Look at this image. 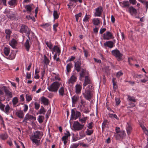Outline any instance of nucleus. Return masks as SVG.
<instances>
[{"instance_id":"obj_64","label":"nucleus","mask_w":148,"mask_h":148,"mask_svg":"<svg viewBox=\"0 0 148 148\" xmlns=\"http://www.w3.org/2000/svg\"><path fill=\"white\" fill-rule=\"evenodd\" d=\"M106 28H101L100 29V34H103L104 32L106 30Z\"/></svg>"},{"instance_id":"obj_46","label":"nucleus","mask_w":148,"mask_h":148,"mask_svg":"<svg viewBox=\"0 0 148 148\" xmlns=\"http://www.w3.org/2000/svg\"><path fill=\"white\" fill-rule=\"evenodd\" d=\"M112 82L113 84V88L114 91H115L116 89L117 88V84L115 82L114 79H113Z\"/></svg>"},{"instance_id":"obj_1","label":"nucleus","mask_w":148,"mask_h":148,"mask_svg":"<svg viewBox=\"0 0 148 148\" xmlns=\"http://www.w3.org/2000/svg\"><path fill=\"white\" fill-rule=\"evenodd\" d=\"M19 32L23 34L25 33L27 35V37L28 38L26 40L25 42L24 46L25 48V49L27 51H28L30 47V46L29 42V40L30 41V38L29 36L30 34V29L28 28V27L26 25H22L21 26V28L19 30Z\"/></svg>"},{"instance_id":"obj_56","label":"nucleus","mask_w":148,"mask_h":148,"mask_svg":"<svg viewBox=\"0 0 148 148\" xmlns=\"http://www.w3.org/2000/svg\"><path fill=\"white\" fill-rule=\"evenodd\" d=\"M64 136H66L68 138L71 136V134L68 131H66V133H64Z\"/></svg>"},{"instance_id":"obj_53","label":"nucleus","mask_w":148,"mask_h":148,"mask_svg":"<svg viewBox=\"0 0 148 148\" xmlns=\"http://www.w3.org/2000/svg\"><path fill=\"white\" fill-rule=\"evenodd\" d=\"M35 108L36 109L38 110L39 109L40 105L39 103H37V102H35L34 103Z\"/></svg>"},{"instance_id":"obj_7","label":"nucleus","mask_w":148,"mask_h":148,"mask_svg":"<svg viewBox=\"0 0 148 148\" xmlns=\"http://www.w3.org/2000/svg\"><path fill=\"white\" fill-rule=\"evenodd\" d=\"M126 136V134L124 131L120 132L119 134L115 135V138L117 140H120L121 139L124 138Z\"/></svg>"},{"instance_id":"obj_6","label":"nucleus","mask_w":148,"mask_h":148,"mask_svg":"<svg viewBox=\"0 0 148 148\" xmlns=\"http://www.w3.org/2000/svg\"><path fill=\"white\" fill-rule=\"evenodd\" d=\"M84 126V125L81 124L78 121L74 122L73 127L75 130L79 131L82 130Z\"/></svg>"},{"instance_id":"obj_63","label":"nucleus","mask_w":148,"mask_h":148,"mask_svg":"<svg viewBox=\"0 0 148 148\" xmlns=\"http://www.w3.org/2000/svg\"><path fill=\"white\" fill-rule=\"evenodd\" d=\"M85 102V101H84V100L81 99L80 103L81 105H80V106H83L84 107L85 105L84 104Z\"/></svg>"},{"instance_id":"obj_52","label":"nucleus","mask_w":148,"mask_h":148,"mask_svg":"<svg viewBox=\"0 0 148 148\" xmlns=\"http://www.w3.org/2000/svg\"><path fill=\"white\" fill-rule=\"evenodd\" d=\"M93 125V123L92 122H91L88 124L87 126L88 129H91L92 128Z\"/></svg>"},{"instance_id":"obj_30","label":"nucleus","mask_w":148,"mask_h":148,"mask_svg":"<svg viewBox=\"0 0 148 148\" xmlns=\"http://www.w3.org/2000/svg\"><path fill=\"white\" fill-rule=\"evenodd\" d=\"M44 57L43 62L46 65L48 64L50 62L49 60L45 55H44Z\"/></svg>"},{"instance_id":"obj_31","label":"nucleus","mask_w":148,"mask_h":148,"mask_svg":"<svg viewBox=\"0 0 148 148\" xmlns=\"http://www.w3.org/2000/svg\"><path fill=\"white\" fill-rule=\"evenodd\" d=\"M16 44V41L14 39H13L10 43V45L12 47H14Z\"/></svg>"},{"instance_id":"obj_50","label":"nucleus","mask_w":148,"mask_h":148,"mask_svg":"<svg viewBox=\"0 0 148 148\" xmlns=\"http://www.w3.org/2000/svg\"><path fill=\"white\" fill-rule=\"evenodd\" d=\"M82 145L81 143L73 144L71 145V148H77L79 145Z\"/></svg>"},{"instance_id":"obj_51","label":"nucleus","mask_w":148,"mask_h":148,"mask_svg":"<svg viewBox=\"0 0 148 148\" xmlns=\"http://www.w3.org/2000/svg\"><path fill=\"white\" fill-rule=\"evenodd\" d=\"M50 23H43L41 25V26L42 27L44 28H46L50 25Z\"/></svg>"},{"instance_id":"obj_15","label":"nucleus","mask_w":148,"mask_h":148,"mask_svg":"<svg viewBox=\"0 0 148 148\" xmlns=\"http://www.w3.org/2000/svg\"><path fill=\"white\" fill-rule=\"evenodd\" d=\"M72 101L73 105L76 103L79 99V97L77 95H75L72 97Z\"/></svg>"},{"instance_id":"obj_13","label":"nucleus","mask_w":148,"mask_h":148,"mask_svg":"<svg viewBox=\"0 0 148 148\" xmlns=\"http://www.w3.org/2000/svg\"><path fill=\"white\" fill-rule=\"evenodd\" d=\"M83 95L86 99L87 100L90 99L92 97L91 91L90 90H87L86 91L85 94L83 93Z\"/></svg>"},{"instance_id":"obj_49","label":"nucleus","mask_w":148,"mask_h":148,"mask_svg":"<svg viewBox=\"0 0 148 148\" xmlns=\"http://www.w3.org/2000/svg\"><path fill=\"white\" fill-rule=\"evenodd\" d=\"M25 8L26 9L27 11L31 12L32 8L31 6L29 5H27L25 7Z\"/></svg>"},{"instance_id":"obj_3","label":"nucleus","mask_w":148,"mask_h":148,"mask_svg":"<svg viewBox=\"0 0 148 148\" xmlns=\"http://www.w3.org/2000/svg\"><path fill=\"white\" fill-rule=\"evenodd\" d=\"M60 86V84L58 82H53L50 86L47 88L48 90L51 92H56Z\"/></svg>"},{"instance_id":"obj_37","label":"nucleus","mask_w":148,"mask_h":148,"mask_svg":"<svg viewBox=\"0 0 148 148\" xmlns=\"http://www.w3.org/2000/svg\"><path fill=\"white\" fill-rule=\"evenodd\" d=\"M121 3L123 5V7H128L130 5V3L128 1H123L121 2Z\"/></svg>"},{"instance_id":"obj_18","label":"nucleus","mask_w":148,"mask_h":148,"mask_svg":"<svg viewBox=\"0 0 148 148\" xmlns=\"http://www.w3.org/2000/svg\"><path fill=\"white\" fill-rule=\"evenodd\" d=\"M82 86L80 84H77L75 86V92L76 94H79L81 93Z\"/></svg>"},{"instance_id":"obj_2","label":"nucleus","mask_w":148,"mask_h":148,"mask_svg":"<svg viewBox=\"0 0 148 148\" xmlns=\"http://www.w3.org/2000/svg\"><path fill=\"white\" fill-rule=\"evenodd\" d=\"M43 134L42 132L39 131H36L34 132L33 134L30 137V140L32 142L34 143L37 146L39 145V143L42 138Z\"/></svg>"},{"instance_id":"obj_41","label":"nucleus","mask_w":148,"mask_h":148,"mask_svg":"<svg viewBox=\"0 0 148 148\" xmlns=\"http://www.w3.org/2000/svg\"><path fill=\"white\" fill-rule=\"evenodd\" d=\"M46 112V111L44 108V107L42 106H41V107L40 109V110L39 111V114H45V112Z\"/></svg>"},{"instance_id":"obj_17","label":"nucleus","mask_w":148,"mask_h":148,"mask_svg":"<svg viewBox=\"0 0 148 148\" xmlns=\"http://www.w3.org/2000/svg\"><path fill=\"white\" fill-rule=\"evenodd\" d=\"M128 8L129 12L131 15L136 14L137 13V10L132 6Z\"/></svg>"},{"instance_id":"obj_40","label":"nucleus","mask_w":148,"mask_h":148,"mask_svg":"<svg viewBox=\"0 0 148 148\" xmlns=\"http://www.w3.org/2000/svg\"><path fill=\"white\" fill-rule=\"evenodd\" d=\"M53 49L54 51H57V53H59L58 55L60 54L61 51L60 49L58 46H55L53 48Z\"/></svg>"},{"instance_id":"obj_61","label":"nucleus","mask_w":148,"mask_h":148,"mask_svg":"<svg viewBox=\"0 0 148 148\" xmlns=\"http://www.w3.org/2000/svg\"><path fill=\"white\" fill-rule=\"evenodd\" d=\"M58 26V24L57 23H56L53 25V29L54 30L55 32L57 31V29H56V27H57Z\"/></svg>"},{"instance_id":"obj_20","label":"nucleus","mask_w":148,"mask_h":148,"mask_svg":"<svg viewBox=\"0 0 148 148\" xmlns=\"http://www.w3.org/2000/svg\"><path fill=\"white\" fill-rule=\"evenodd\" d=\"M16 116L20 118H23L24 117V113L22 110H19L16 112Z\"/></svg>"},{"instance_id":"obj_58","label":"nucleus","mask_w":148,"mask_h":148,"mask_svg":"<svg viewBox=\"0 0 148 148\" xmlns=\"http://www.w3.org/2000/svg\"><path fill=\"white\" fill-rule=\"evenodd\" d=\"M123 74V73L121 72V71L118 72L116 74V77H120Z\"/></svg>"},{"instance_id":"obj_38","label":"nucleus","mask_w":148,"mask_h":148,"mask_svg":"<svg viewBox=\"0 0 148 148\" xmlns=\"http://www.w3.org/2000/svg\"><path fill=\"white\" fill-rule=\"evenodd\" d=\"M100 23V21L99 18H94L93 19V24L96 25H98Z\"/></svg>"},{"instance_id":"obj_44","label":"nucleus","mask_w":148,"mask_h":148,"mask_svg":"<svg viewBox=\"0 0 148 148\" xmlns=\"http://www.w3.org/2000/svg\"><path fill=\"white\" fill-rule=\"evenodd\" d=\"M44 119V117L43 116L40 115L39 116L38 120L39 123H41L43 122V120Z\"/></svg>"},{"instance_id":"obj_33","label":"nucleus","mask_w":148,"mask_h":148,"mask_svg":"<svg viewBox=\"0 0 148 148\" xmlns=\"http://www.w3.org/2000/svg\"><path fill=\"white\" fill-rule=\"evenodd\" d=\"M32 98L33 97L32 95H29L28 94L26 95V101L28 102H29L32 100Z\"/></svg>"},{"instance_id":"obj_14","label":"nucleus","mask_w":148,"mask_h":148,"mask_svg":"<svg viewBox=\"0 0 148 148\" xmlns=\"http://www.w3.org/2000/svg\"><path fill=\"white\" fill-rule=\"evenodd\" d=\"M27 121L29 120L31 121L32 123H33L36 120V117L33 116L32 115L29 114H27L25 116Z\"/></svg>"},{"instance_id":"obj_23","label":"nucleus","mask_w":148,"mask_h":148,"mask_svg":"<svg viewBox=\"0 0 148 148\" xmlns=\"http://www.w3.org/2000/svg\"><path fill=\"white\" fill-rule=\"evenodd\" d=\"M59 93L60 96L63 97L65 95L64 88L63 87H62L59 90Z\"/></svg>"},{"instance_id":"obj_62","label":"nucleus","mask_w":148,"mask_h":148,"mask_svg":"<svg viewBox=\"0 0 148 148\" xmlns=\"http://www.w3.org/2000/svg\"><path fill=\"white\" fill-rule=\"evenodd\" d=\"M75 59V57H74L73 56H71V57L69 59V60H68L66 61V62H67L68 61H73Z\"/></svg>"},{"instance_id":"obj_29","label":"nucleus","mask_w":148,"mask_h":148,"mask_svg":"<svg viewBox=\"0 0 148 148\" xmlns=\"http://www.w3.org/2000/svg\"><path fill=\"white\" fill-rule=\"evenodd\" d=\"M86 71V69H82L81 73H79L80 77V78L84 77L85 73Z\"/></svg>"},{"instance_id":"obj_59","label":"nucleus","mask_w":148,"mask_h":148,"mask_svg":"<svg viewBox=\"0 0 148 148\" xmlns=\"http://www.w3.org/2000/svg\"><path fill=\"white\" fill-rule=\"evenodd\" d=\"M24 108L23 109V111L24 112H26L28 110V106L26 104H25L24 106H23Z\"/></svg>"},{"instance_id":"obj_11","label":"nucleus","mask_w":148,"mask_h":148,"mask_svg":"<svg viewBox=\"0 0 148 148\" xmlns=\"http://www.w3.org/2000/svg\"><path fill=\"white\" fill-rule=\"evenodd\" d=\"M112 34L109 31H107L103 34V38L106 40H109L112 38Z\"/></svg>"},{"instance_id":"obj_36","label":"nucleus","mask_w":148,"mask_h":148,"mask_svg":"<svg viewBox=\"0 0 148 148\" xmlns=\"http://www.w3.org/2000/svg\"><path fill=\"white\" fill-rule=\"evenodd\" d=\"M10 107L9 105L7 104L4 109V112L7 114L9 113V110L10 109Z\"/></svg>"},{"instance_id":"obj_5","label":"nucleus","mask_w":148,"mask_h":148,"mask_svg":"<svg viewBox=\"0 0 148 148\" xmlns=\"http://www.w3.org/2000/svg\"><path fill=\"white\" fill-rule=\"evenodd\" d=\"M77 59V61H75L74 62L75 69L77 72H80L81 69V58L79 57L78 59Z\"/></svg>"},{"instance_id":"obj_10","label":"nucleus","mask_w":148,"mask_h":148,"mask_svg":"<svg viewBox=\"0 0 148 148\" xmlns=\"http://www.w3.org/2000/svg\"><path fill=\"white\" fill-rule=\"evenodd\" d=\"M77 79V77L75 75V74L73 73L69 79L68 82L69 84H73L76 81Z\"/></svg>"},{"instance_id":"obj_12","label":"nucleus","mask_w":148,"mask_h":148,"mask_svg":"<svg viewBox=\"0 0 148 148\" xmlns=\"http://www.w3.org/2000/svg\"><path fill=\"white\" fill-rule=\"evenodd\" d=\"M102 8L101 6H99L95 9L96 12L95 13V16H100L103 11Z\"/></svg>"},{"instance_id":"obj_28","label":"nucleus","mask_w":148,"mask_h":148,"mask_svg":"<svg viewBox=\"0 0 148 148\" xmlns=\"http://www.w3.org/2000/svg\"><path fill=\"white\" fill-rule=\"evenodd\" d=\"M5 33L6 34V37L7 39L10 38V34L12 33L11 31L9 29H6L5 30Z\"/></svg>"},{"instance_id":"obj_55","label":"nucleus","mask_w":148,"mask_h":148,"mask_svg":"<svg viewBox=\"0 0 148 148\" xmlns=\"http://www.w3.org/2000/svg\"><path fill=\"white\" fill-rule=\"evenodd\" d=\"M115 101L116 105L117 106L121 102L120 99L119 98H116Z\"/></svg>"},{"instance_id":"obj_25","label":"nucleus","mask_w":148,"mask_h":148,"mask_svg":"<svg viewBox=\"0 0 148 148\" xmlns=\"http://www.w3.org/2000/svg\"><path fill=\"white\" fill-rule=\"evenodd\" d=\"M127 99L131 102H135L136 101V99L133 96H131L129 95H127Z\"/></svg>"},{"instance_id":"obj_42","label":"nucleus","mask_w":148,"mask_h":148,"mask_svg":"<svg viewBox=\"0 0 148 148\" xmlns=\"http://www.w3.org/2000/svg\"><path fill=\"white\" fill-rule=\"evenodd\" d=\"M53 16L55 19H58L59 17V15L58 14L57 11L54 10L53 13Z\"/></svg>"},{"instance_id":"obj_19","label":"nucleus","mask_w":148,"mask_h":148,"mask_svg":"<svg viewBox=\"0 0 148 148\" xmlns=\"http://www.w3.org/2000/svg\"><path fill=\"white\" fill-rule=\"evenodd\" d=\"M41 103H43L45 105H48L49 104L48 99L44 97H42L40 98Z\"/></svg>"},{"instance_id":"obj_45","label":"nucleus","mask_w":148,"mask_h":148,"mask_svg":"<svg viewBox=\"0 0 148 148\" xmlns=\"http://www.w3.org/2000/svg\"><path fill=\"white\" fill-rule=\"evenodd\" d=\"M90 16L89 15H87L86 13L84 19H83V21L85 22L88 21V19L90 18Z\"/></svg>"},{"instance_id":"obj_4","label":"nucleus","mask_w":148,"mask_h":148,"mask_svg":"<svg viewBox=\"0 0 148 148\" xmlns=\"http://www.w3.org/2000/svg\"><path fill=\"white\" fill-rule=\"evenodd\" d=\"M4 53L6 56H8L6 58L9 60H13L14 58L15 55L14 53H11L9 55L10 52V48L8 47H5L3 49Z\"/></svg>"},{"instance_id":"obj_47","label":"nucleus","mask_w":148,"mask_h":148,"mask_svg":"<svg viewBox=\"0 0 148 148\" xmlns=\"http://www.w3.org/2000/svg\"><path fill=\"white\" fill-rule=\"evenodd\" d=\"M87 118V117H84L82 119H80V118H79V121L81 122L82 123H85L86 121Z\"/></svg>"},{"instance_id":"obj_21","label":"nucleus","mask_w":148,"mask_h":148,"mask_svg":"<svg viewBox=\"0 0 148 148\" xmlns=\"http://www.w3.org/2000/svg\"><path fill=\"white\" fill-rule=\"evenodd\" d=\"M104 45L105 46H107L110 48H112L113 47V43L112 41H110L105 42Z\"/></svg>"},{"instance_id":"obj_9","label":"nucleus","mask_w":148,"mask_h":148,"mask_svg":"<svg viewBox=\"0 0 148 148\" xmlns=\"http://www.w3.org/2000/svg\"><path fill=\"white\" fill-rule=\"evenodd\" d=\"M2 88L3 90H4V92L6 95L8 96V97L12 98V92H10L8 88L5 86H3Z\"/></svg>"},{"instance_id":"obj_27","label":"nucleus","mask_w":148,"mask_h":148,"mask_svg":"<svg viewBox=\"0 0 148 148\" xmlns=\"http://www.w3.org/2000/svg\"><path fill=\"white\" fill-rule=\"evenodd\" d=\"M12 104L13 107H16V105L18 102L17 98L16 97H14L12 100Z\"/></svg>"},{"instance_id":"obj_16","label":"nucleus","mask_w":148,"mask_h":148,"mask_svg":"<svg viewBox=\"0 0 148 148\" xmlns=\"http://www.w3.org/2000/svg\"><path fill=\"white\" fill-rule=\"evenodd\" d=\"M91 82L90 79H89L88 76H86L85 77V80L84 83L83 84L84 88L88 84H90Z\"/></svg>"},{"instance_id":"obj_48","label":"nucleus","mask_w":148,"mask_h":148,"mask_svg":"<svg viewBox=\"0 0 148 148\" xmlns=\"http://www.w3.org/2000/svg\"><path fill=\"white\" fill-rule=\"evenodd\" d=\"M2 101V100L0 99V109L4 111L5 105L1 103V101Z\"/></svg>"},{"instance_id":"obj_60","label":"nucleus","mask_w":148,"mask_h":148,"mask_svg":"<svg viewBox=\"0 0 148 148\" xmlns=\"http://www.w3.org/2000/svg\"><path fill=\"white\" fill-rule=\"evenodd\" d=\"M120 129V128L119 127H116L115 128V130L116 131V132L117 134H119L120 132L121 131L119 130Z\"/></svg>"},{"instance_id":"obj_57","label":"nucleus","mask_w":148,"mask_h":148,"mask_svg":"<svg viewBox=\"0 0 148 148\" xmlns=\"http://www.w3.org/2000/svg\"><path fill=\"white\" fill-rule=\"evenodd\" d=\"M141 127L143 131L145 132V134H147L148 133V132L146 128L144 126H141Z\"/></svg>"},{"instance_id":"obj_24","label":"nucleus","mask_w":148,"mask_h":148,"mask_svg":"<svg viewBox=\"0 0 148 148\" xmlns=\"http://www.w3.org/2000/svg\"><path fill=\"white\" fill-rule=\"evenodd\" d=\"M17 0H10L8 3L11 6L14 7L17 4Z\"/></svg>"},{"instance_id":"obj_34","label":"nucleus","mask_w":148,"mask_h":148,"mask_svg":"<svg viewBox=\"0 0 148 148\" xmlns=\"http://www.w3.org/2000/svg\"><path fill=\"white\" fill-rule=\"evenodd\" d=\"M8 137V135L6 133L2 134L0 135V138L3 140H5Z\"/></svg>"},{"instance_id":"obj_54","label":"nucleus","mask_w":148,"mask_h":148,"mask_svg":"<svg viewBox=\"0 0 148 148\" xmlns=\"http://www.w3.org/2000/svg\"><path fill=\"white\" fill-rule=\"evenodd\" d=\"M83 49H84V55L85 57H87L88 56V51L84 49V47H83Z\"/></svg>"},{"instance_id":"obj_8","label":"nucleus","mask_w":148,"mask_h":148,"mask_svg":"<svg viewBox=\"0 0 148 148\" xmlns=\"http://www.w3.org/2000/svg\"><path fill=\"white\" fill-rule=\"evenodd\" d=\"M111 52L113 55L118 58V60H119L121 58L122 54L118 50H114L112 51Z\"/></svg>"},{"instance_id":"obj_39","label":"nucleus","mask_w":148,"mask_h":148,"mask_svg":"<svg viewBox=\"0 0 148 148\" xmlns=\"http://www.w3.org/2000/svg\"><path fill=\"white\" fill-rule=\"evenodd\" d=\"M93 132V130H89L88 129H86V130L85 132L86 134V135H91Z\"/></svg>"},{"instance_id":"obj_35","label":"nucleus","mask_w":148,"mask_h":148,"mask_svg":"<svg viewBox=\"0 0 148 148\" xmlns=\"http://www.w3.org/2000/svg\"><path fill=\"white\" fill-rule=\"evenodd\" d=\"M108 122L106 120H104L102 124V128L103 129L105 128L107 125H108Z\"/></svg>"},{"instance_id":"obj_32","label":"nucleus","mask_w":148,"mask_h":148,"mask_svg":"<svg viewBox=\"0 0 148 148\" xmlns=\"http://www.w3.org/2000/svg\"><path fill=\"white\" fill-rule=\"evenodd\" d=\"M76 112H75L73 109H72L71 111V120L74 119Z\"/></svg>"},{"instance_id":"obj_43","label":"nucleus","mask_w":148,"mask_h":148,"mask_svg":"<svg viewBox=\"0 0 148 148\" xmlns=\"http://www.w3.org/2000/svg\"><path fill=\"white\" fill-rule=\"evenodd\" d=\"M81 116V113L80 112L77 111H76L75 116L74 119L76 120L78 118H80Z\"/></svg>"},{"instance_id":"obj_22","label":"nucleus","mask_w":148,"mask_h":148,"mask_svg":"<svg viewBox=\"0 0 148 148\" xmlns=\"http://www.w3.org/2000/svg\"><path fill=\"white\" fill-rule=\"evenodd\" d=\"M126 130L127 134L129 136L130 134L132 129L131 126L128 123H127V125L126 126Z\"/></svg>"},{"instance_id":"obj_26","label":"nucleus","mask_w":148,"mask_h":148,"mask_svg":"<svg viewBox=\"0 0 148 148\" xmlns=\"http://www.w3.org/2000/svg\"><path fill=\"white\" fill-rule=\"evenodd\" d=\"M72 67V64L71 63H70L67 64L66 66V70L67 73H69L71 71Z\"/></svg>"}]
</instances>
